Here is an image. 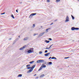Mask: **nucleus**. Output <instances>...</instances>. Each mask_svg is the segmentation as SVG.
Instances as JSON below:
<instances>
[{
  "instance_id": "1",
  "label": "nucleus",
  "mask_w": 79,
  "mask_h": 79,
  "mask_svg": "<svg viewBox=\"0 0 79 79\" xmlns=\"http://www.w3.org/2000/svg\"><path fill=\"white\" fill-rule=\"evenodd\" d=\"M34 52V48H30V49L28 50L27 51V53H31Z\"/></svg>"
},
{
  "instance_id": "2",
  "label": "nucleus",
  "mask_w": 79,
  "mask_h": 79,
  "mask_svg": "<svg viewBox=\"0 0 79 79\" xmlns=\"http://www.w3.org/2000/svg\"><path fill=\"white\" fill-rule=\"evenodd\" d=\"M72 31H74L75 30H79V28H75L74 27H73L71 28Z\"/></svg>"
},
{
  "instance_id": "3",
  "label": "nucleus",
  "mask_w": 79,
  "mask_h": 79,
  "mask_svg": "<svg viewBox=\"0 0 79 79\" xmlns=\"http://www.w3.org/2000/svg\"><path fill=\"white\" fill-rule=\"evenodd\" d=\"M44 60H38L37 61L36 63H44Z\"/></svg>"
},
{
  "instance_id": "4",
  "label": "nucleus",
  "mask_w": 79,
  "mask_h": 79,
  "mask_svg": "<svg viewBox=\"0 0 79 79\" xmlns=\"http://www.w3.org/2000/svg\"><path fill=\"white\" fill-rule=\"evenodd\" d=\"M36 15V13H32L31 14L29 18H31V17H32V16H35V15Z\"/></svg>"
},
{
  "instance_id": "5",
  "label": "nucleus",
  "mask_w": 79,
  "mask_h": 79,
  "mask_svg": "<svg viewBox=\"0 0 79 79\" xmlns=\"http://www.w3.org/2000/svg\"><path fill=\"white\" fill-rule=\"evenodd\" d=\"M69 21V17L68 16H67L66 17V20L65 21V22L66 23V22H68Z\"/></svg>"
},
{
  "instance_id": "6",
  "label": "nucleus",
  "mask_w": 79,
  "mask_h": 79,
  "mask_svg": "<svg viewBox=\"0 0 79 79\" xmlns=\"http://www.w3.org/2000/svg\"><path fill=\"white\" fill-rule=\"evenodd\" d=\"M26 47V45H25V46H23V47L21 48H20L19 50H23V49H24Z\"/></svg>"
},
{
  "instance_id": "7",
  "label": "nucleus",
  "mask_w": 79,
  "mask_h": 79,
  "mask_svg": "<svg viewBox=\"0 0 79 79\" xmlns=\"http://www.w3.org/2000/svg\"><path fill=\"white\" fill-rule=\"evenodd\" d=\"M50 54V53H48L44 54L45 56H48Z\"/></svg>"
},
{
  "instance_id": "8",
  "label": "nucleus",
  "mask_w": 79,
  "mask_h": 79,
  "mask_svg": "<svg viewBox=\"0 0 79 79\" xmlns=\"http://www.w3.org/2000/svg\"><path fill=\"white\" fill-rule=\"evenodd\" d=\"M44 34H45V32H43L42 33H40V34L39 36H42V35H44Z\"/></svg>"
},
{
  "instance_id": "9",
  "label": "nucleus",
  "mask_w": 79,
  "mask_h": 79,
  "mask_svg": "<svg viewBox=\"0 0 79 79\" xmlns=\"http://www.w3.org/2000/svg\"><path fill=\"white\" fill-rule=\"evenodd\" d=\"M33 70V69H31L30 70H29L28 71V73H31V72H32V70Z\"/></svg>"
},
{
  "instance_id": "10",
  "label": "nucleus",
  "mask_w": 79,
  "mask_h": 79,
  "mask_svg": "<svg viewBox=\"0 0 79 79\" xmlns=\"http://www.w3.org/2000/svg\"><path fill=\"white\" fill-rule=\"evenodd\" d=\"M28 39H29V38L28 37H26L23 40H28Z\"/></svg>"
},
{
  "instance_id": "11",
  "label": "nucleus",
  "mask_w": 79,
  "mask_h": 79,
  "mask_svg": "<svg viewBox=\"0 0 79 79\" xmlns=\"http://www.w3.org/2000/svg\"><path fill=\"white\" fill-rule=\"evenodd\" d=\"M18 77H22V74H20L18 76Z\"/></svg>"
},
{
  "instance_id": "12",
  "label": "nucleus",
  "mask_w": 79,
  "mask_h": 79,
  "mask_svg": "<svg viewBox=\"0 0 79 79\" xmlns=\"http://www.w3.org/2000/svg\"><path fill=\"white\" fill-rule=\"evenodd\" d=\"M35 67V65H33L31 67V69H34V68Z\"/></svg>"
},
{
  "instance_id": "13",
  "label": "nucleus",
  "mask_w": 79,
  "mask_h": 79,
  "mask_svg": "<svg viewBox=\"0 0 79 79\" xmlns=\"http://www.w3.org/2000/svg\"><path fill=\"white\" fill-rule=\"evenodd\" d=\"M45 42H46V43H49L50 42V41L49 40L48 41L47 40H45Z\"/></svg>"
},
{
  "instance_id": "14",
  "label": "nucleus",
  "mask_w": 79,
  "mask_h": 79,
  "mask_svg": "<svg viewBox=\"0 0 79 79\" xmlns=\"http://www.w3.org/2000/svg\"><path fill=\"white\" fill-rule=\"evenodd\" d=\"M42 68H43V67H42V66H41L38 70V71H40V70H42Z\"/></svg>"
},
{
  "instance_id": "15",
  "label": "nucleus",
  "mask_w": 79,
  "mask_h": 79,
  "mask_svg": "<svg viewBox=\"0 0 79 79\" xmlns=\"http://www.w3.org/2000/svg\"><path fill=\"white\" fill-rule=\"evenodd\" d=\"M34 60H33L32 61H31V62H30V64H32L33 63H34Z\"/></svg>"
},
{
  "instance_id": "16",
  "label": "nucleus",
  "mask_w": 79,
  "mask_h": 79,
  "mask_svg": "<svg viewBox=\"0 0 79 79\" xmlns=\"http://www.w3.org/2000/svg\"><path fill=\"white\" fill-rule=\"evenodd\" d=\"M44 76H45V75H44V74H43L42 75H41L40 76V77H44Z\"/></svg>"
},
{
  "instance_id": "17",
  "label": "nucleus",
  "mask_w": 79,
  "mask_h": 79,
  "mask_svg": "<svg viewBox=\"0 0 79 79\" xmlns=\"http://www.w3.org/2000/svg\"><path fill=\"white\" fill-rule=\"evenodd\" d=\"M51 59H54L55 60H56V58L55 57H53L51 58Z\"/></svg>"
},
{
  "instance_id": "18",
  "label": "nucleus",
  "mask_w": 79,
  "mask_h": 79,
  "mask_svg": "<svg viewBox=\"0 0 79 79\" xmlns=\"http://www.w3.org/2000/svg\"><path fill=\"white\" fill-rule=\"evenodd\" d=\"M42 66H43V67H42L43 68H45L46 67V65L44 64H42Z\"/></svg>"
},
{
  "instance_id": "19",
  "label": "nucleus",
  "mask_w": 79,
  "mask_h": 79,
  "mask_svg": "<svg viewBox=\"0 0 79 79\" xmlns=\"http://www.w3.org/2000/svg\"><path fill=\"white\" fill-rule=\"evenodd\" d=\"M47 64V62H44L43 64Z\"/></svg>"
},
{
  "instance_id": "20",
  "label": "nucleus",
  "mask_w": 79,
  "mask_h": 79,
  "mask_svg": "<svg viewBox=\"0 0 79 79\" xmlns=\"http://www.w3.org/2000/svg\"><path fill=\"white\" fill-rule=\"evenodd\" d=\"M49 64H52V62H50L48 63Z\"/></svg>"
},
{
  "instance_id": "21",
  "label": "nucleus",
  "mask_w": 79,
  "mask_h": 79,
  "mask_svg": "<svg viewBox=\"0 0 79 79\" xmlns=\"http://www.w3.org/2000/svg\"><path fill=\"white\" fill-rule=\"evenodd\" d=\"M71 16L73 19V20L74 19V17L72 15H71Z\"/></svg>"
},
{
  "instance_id": "22",
  "label": "nucleus",
  "mask_w": 79,
  "mask_h": 79,
  "mask_svg": "<svg viewBox=\"0 0 79 79\" xmlns=\"http://www.w3.org/2000/svg\"><path fill=\"white\" fill-rule=\"evenodd\" d=\"M11 17H12V18H13V19H15V17H14V16H13V15H11Z\"/></svg>"
},
{
  "instance_id": "23",
  "label": "nucleus",
  "mask_w": 79,
  "mask_h": 79,
  "mask_svg": "<svg viewBox=\"0 0 79 79\" xmlns=\"http://www.w3.org/2000/svg\"><path fill=\"white\" fill-rule=\"evenodd\" d=\"M31 67H29L27 68V69H31Z\"/></svg>"
},
{
  "instance_id": "24",
  "label": "nucleus",
  "mask_w": 79,
  "mask_h": 79,
  "mask_svg": "<svg viewBox=\"0 0 79 79\" xmlns=\"http://www.w3.org/2000/svg\"><path fill=\"white\" fill-rule=\"evenodd\" d=\"M31 66V64H28L26 66V67H29V66Z\"/></svg>"
},
{
  "instance_id": "25",
  "label": "nucleus",
  "mask_w": 79,
  "mask_h": 79,
  "mask_svg": "<svg viewBox=\"0 0 79 79\" xmlns=\"http://www.w3.org/2000/svg\"><path fill=\"white\" fill-rule=\"evenodd\" d=\"M39 54H42V52L40 51L39 52Z\"/></svg>"
},
{
  "instance_id": "26",
  "label": "nucleus",
  "mask_w": 79,
  "mask_h": 79,
  "mask_svg": "<svg viewBox=\"0 0 79 79\" xmlns=\"http://www.w3.org/2000/svg\"><path fill=\"white\" fill-rule=\"evenodd\" d=\"M35 24H33V27H35Z\"/></svg>"
},
{
  "instance_id": "27",
  "label": "nucleus",
  "mask_w": 79,
  "mask_h": 79,
  "mask_svg": "<svg viewBox=\"0 0 79 79\" xmlns=\"http://www.w3.org/2000/svg\"><path fill=\"white\" fill-rule=\"evenodd\" d=\"M38 35V34H34L33 35L34 36H35V35Z\"/></svg>"
},
{
  "instance_id": "28",
  "label": "nucleus",
  "mask_w": 79,
  "mask_h": 79,
  "mask_svg": "<svg viewBox=\"0 0 79 79\" xmlns=\"http://www.w3.org/2000/svg\"><path fill=\"white\" fill-rule=\"evenodd\" d=\"M48 30L47 29H46V30L45 32H46V33L48 32Z\"/></svg>"
},
{
  "instance_id": "29",
  "label": "nucleus",
  "mask_w": 79,
  "mask_h": 79,
  "mask_svg": "<svg viewBox=\"0 0 79 79\" xmlns=\"http://www.w3.org/2000/svg\"><path fill=\"white\" fill-rule=\"evenodd\" d=\"M45 53H47V52H48V51H47V50H46L45 51Z\"/></svg>"
},
{
  "instance_id": "30",
  "label": "nucleus",
  "mask_w": 79,
  "mask_h": 79,
  "mask_svg": "<svg viewBox=\"0 0 79 79\" xmlns=\"http://www.w3.org/2000/svg\"><path fill=\"white\" fill-rule=\"evenodd\" d=\"M69 57H64V59H67L68 58H69Z\"/></svg>"
},
{
  "instance_id": "31",
  "label": "nucleus",
  "mask_w": 79,
  "mask_h": 79,
  "mask_svg": "<svg viewBox=\"0 0 79 79\" xmlns=\"http://www.w3.org/2000/svg\"><path fill=\"white\" fill-rule=\"evenodd\" d=\"M47 49H50V48H45V50H47Z\"/></svg>"
},
{
  "instance_id": "32",
  "label": "nucleus",
  "mask_w": 79,
  "mask_h": 79,
  "mask_svg": "<svg viewBox=\"0 0 79 79\" xmlns=\"http://www.w3.org/2000/svg\"><path fill=\"white\" fill-rule=\"evenodd\" d=\"M4 14H5V13L4 12V13H2V14H1V15H4Z\"/></svg>"
},
{
  "instance_id": "33",
  "label": "nucleus",
  "mask_w": 79,
  "mask_h": 79,
  "mask_svg": "<svg viewBox=\"0 0 79 79\" xmlns=\"http://www.w3.org/2000/svg\"><path fill=\"white\" fill-rule=\"evenodd\" d=\"M52 45H53V44H52L50 46L49 48H51V47H52Z\"/></svg>"
},
{
  "instance_id": "34",
  "label": "nucleus",
  "mask_w": 79,
  "mask_h": 79,
  "mask_svg": "<svg viewBox=\"0 0 79 79\" xmlns=\"http://www.w3.org/2000/svg\"><path fill=\"white\" fill-rule=\"evenodd\" d=\"M60 0H56V1L57 2H60Z\"/></svg>"
},
{
  "instance_id": "35",
  "label": "nucleus",
  "mask_w": 79,
  "mask_h": 79,
  "mask_svg": "<svg viewBox=\"0 0 79 79\" xmlns=\"http://www.w3.org/2000/svg\"><path fill=\"white\" fill-rule=\"evenodd\" d=\"M48 40H52V39L51 38H49Z\"/></svg>"
},
{
  "instance_id": "36",
  "label": "nucleus",
  "mask_w": 79,
  "mask_h": 79,
  "mask_svg": "<svg viewBox=\"0 0 79 79\" xmlns=\"http://www.w3.org/2000/svg\"><path fill=\"white\" fill-rule=\"evenodd\" d=\"M47 2H50V0H47Z\"/></svg>"
},
{
  "instance_id": "37",
  "label": "nucleus",
  "mask_w": 79,
  "mask_h": 79,
  "mask_svg": "<svg viewBox=\"0 0 79 79\" xmlns=\"http://www.w3.org/2000/svg\"><path fill=\"white\" fill-rule=\"evenodd\" d=\"M51 29V28H49L47 29L48 30L50 29Z\"/></svg>"
},
{
  "instance_id": "38",
  "label": "nucleus",
  "mask_w": 79,
  "mask_h": 79,
  "mask_svg": "<svg viewBox=\"0 0 79 79\" xmlns=\"http://www.w3.org/2000/svg\"><path fill=\"white\" fill-rule=\"evenodd\" d=\"M39 78V77H36V78H35V79H37Z\"/></svg>"
},
{
  "instance_id": "39",
  "label": "nucleus",
  "mask_w": 79,
  "mask_h": 79,
  "mask_svg": "<svg viewBox=\"0 0 79 79\" xmlns=\"http://www.w3.org/2000/svg\"><path fill=\"white\" fill-rule=\"evenodd\" d=\"M16 12H17V13H18V10H16Z\"/></svg>"
},
{
  "instance_id": "40",
  "label": "nucleus",
  "mask_w": 79,
  "mask_h": 79,
  "mask_svg": "<svg viewBox=\"0 0 79 79\" xmlns=\"http://www.w3.org/2000/svg\"><path fill=\"white\" fill-rule=\"evenodd\" d=\"M51 58H52V57H50L48 59L50 60V59H51Z\"/></svg>"
},
{
  "instance_id": "41",
  "label": "nucleus",
  "mask_w": 79,
  "mask_h": 79,
  "mask_svg": "<svg viewBox=\"0 0 79 79\" xmlns=\"http://www.w3.org/2000/svg\"><path fill=\"white\" fill-rule=\"evenodd\" d=\"M53 24V23H52L51 24H50V25H52Z\"/></svg>"
},
{
  "instance_id": "42",
  "label": "nucleus",
  "mask_w": 79,
  "mask_h": 79,
  "mask_svg": "<svg viewBox=\"0 0 79 79\" xmlns=\"http://www.w3.org/2000/svg\"><path fill=\"white\" fill-rule=\"evenodd\" d=\"M57 21V19H56V20H55V22H56V21Z\"/></svg>"
},
{
  "instance_id": "43",
  "label": "nucleus",
  "mask_w": 79,
  "mask_h": 79,
  "mask_svg": "<svg viewBox=\"0 0 79 79\" xmlns=\"http://www.w3.org/2000/svg\"><path fill=\"white\" fill-rule=\"evenodd\" d=\"M37 75L35 74V75H34V76H35Z\"/></svg>"
},
{
  "instance_id": "44",
  "label": "nucleus",
  "mask_w": 79,
  "mask_h": 79,
  "mask_svg": "<svg viewBox=\"0 0 79 79\" xmlns=\"http://www.w3.org/2000/svg\"><path fill=\"white\" fill-rule=\"evenodd\" d=\"M16 39H17V40H19V38H17Z\"/></svg>"
},
{
  "instance_id": "45",
  "label": "nucleus",
  "mask_w": 79,
  "mask_h": 79,
  "mask_svg": "<svg viewBox=\"0 0 79 79\" xmlns=\"http://www.w3.org/2000/svg\"><path fill=\"white\" fill-rule=\"evenodd\" d=\"M19 38H20V36H19Z\"/></svg>"
},
{
  "instance_id": "46",
  "label": "nucleus",
  "mask_w": 79,
  "mask_h": 79,
  "mask_svg": "<svg viewBox=\"0 0 79 79\" xmlns=\"http://www.w3.org/2000/svg\"><path fill=\"white\" fill-rule=\"evenodd\" d=\"M41 27H42L41 26Z\"/></svg>"
},
{
  "instance_id": "47",
  "label": "nucleus",
  "mask_w": 79,
  "mask_h": 79,
  "mask_svg": "<svg viewBox=\"0 0 79 79\" xmlns=\"http://www.w3.org/2000/svg\"><path fill=\"white\" fill-rule=\"evenodd\" d=\"M78 1H79V0H78Z\"/></svg>"
},
{
  "instance_id": "48",
  "label": "nucleus",
  "mask_w": 79,
  "mask_h": 79,
  "mask_svg": "<svg viewBox=\"0 0 79 79\" xmlns=\"http://www.w3.org/2000/svg\"><path fill=\"white\" fill-rule=\"evenodd\" d=\"M78 42H79V41H78Z\"/></svg>"
}]
</instances>
